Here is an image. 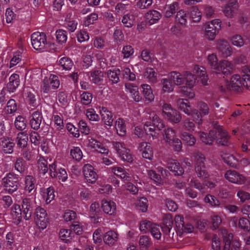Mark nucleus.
<instances>
[{
  "mask_svg": "<svg viewBox=\"0 0 250 250\" xmlns=\"http://www.w3.org/2000/svg\"><path fill=\"white\" fill-rule=\"evenodd\" d=\"M115 127L117 134L121 136H124L126 134V126L125 122L122 119H118L115 122Z\"/></svg>",
  "mask_w": 250,
  "mask_h": 250,
  "instance_id": "c9c22d12",
  "label": "nucleus"
},
{
  "mask_svg": "<svg viewBox=\"0 0 250 250\" xmlns=\"http://www.w3.org/2000/svg\"><path fill=\"white\" fill-rule=\"evenodd\" d=\"M190 17L193 22H197L201 19V14L198 8L196 6H192L189 9Z\"/></svg>",
  "mask_w": 250,
  "mask_h": 250,
  "instance_id": "79ce46f5",
  "label": "nucleus"
},
{
  "mask_svg": "<svg viewBox=\"0 0 250 250\" xmlns=\"http://www.w3.org/2000/svg\"><path fill=\"white\" fill-rule=\"evenodd\" d=\"M137 206L142 212H146L148 208V200L145 197L141 198L137 203Z\"/></svg>",
  "mask_w": 250,
  "mask_h": 250,
  "instance_id": "e2e57ef3",
  "label": "nucleus"
},
{
  "mask_svg": "<svg viewBox=\"0 0 250 250\" xmlns=\"http://www.w3.org/2000/svg\"><path fill=\"white\" fill-rule=\"evenodd\" d=\"M36 179L32 175H27L25 177V189L29 193H33L36 191Z\"/></svg>",
  "mask_w": 250,
  "mask_h": 250,
  "instance_id": "393cba45",
  "label": "nucleus"
},
{
  "mask_svg": "<svg viewBox=\"0 0 250 250\" xmlns=\"http://www.w3.org/2000/svg\"><path fill=\"white\" fill-rule=\"evenodd\" d=\"M91 81L92 83L99 84L103 81L104 73L100 70H95L91 73Z\"/></svg>",
  "mask_w": 250,
  "mask_h": 250,
  "instance_id": "a19ab883",
  "label": "nucleus"
},
{
  "mask_svg": "<svg viewBox=\"0 0 250 250\" xmlns=\"http://www.w3.org/2000/svg\"><path fill=\"white\" fill-rule=\"evenodd\" d=\"M146 118L150 120L149 121H151V124L155 126L159 130H161L164 127L162 120L154 112L149 113L148 116H147Z\"/></svg>",
  "mask_w": 250,
  "mask_h": 250,
  "instance_id": "a878e982",
  "label": "nucleus"
},
{
  "mask_svg": "<svg viewBox=\"0 0 250 250\" xmlns=\"http://www.w3.org/2000/svg\"><path fill=\"white\" fill-rule=\"evenodd\" d=\"M221 21L219 19H215L206 24L205 36L210 40H213L221 29Z\"/></svg>",
  "mask_w": 250,
  "mask_h": 250,
  "instance_id": "39448f33",
  "label": "nucleus"
},
{
  "mask_svg": "<svg viewBox=\"0 0 250 250\" xmlns=\"http://www.w3.org/2000/svg\"><path fill=\"white\" fill-rule=\"evenodd\" d=\"M138 149L142 152V156L144 158L151 160L153 157V152L150 145L146 142L140 143Z\"/></svg>",
  "mask_w": 250,
  "mask_h": 250,
  "instance_id": "dca6fc26",
  "label": "nucleus"
},
{
  "mask_svg": "<svg viewBox=\"0 0 250 250\" xmlns=\"http://www.w3.org/2000/svg\"><path fill=\"white\" fill-rule=\"evenodd\" d=\"M238 6V3L236 0H230L224 10L225 15L229 18L233 17L237 13Z\"/></svg>",
  "mask_w": 250,
  "mask_h": 250,
  "instance_id": "ddd939ff",
  "label": "nucleus"
},
{
  "mask_svg": "<svg viewBox=\"0 0 250 250\" xmlns=\"http://www.w3.org/2000/svg\"><path fill=\"white\" fill-rule=\"evenodd\" d=\"M54 189L52 187H50L44 190L42 192V196L47 204L50 203L55 197Z\"/></svg>",
  "mask_w": 250,
  "mask_h": 250,
  "instance_id": "58836bf2",
  "label": "nucleus"
},
{
  "mask_svg": "<svg viewBox=\"0 0 250 250\" xmlns=\"http://www.w3.org/2000/svg\"><path fill=\"white\" fill-rule=\"evenodd\" d=\"M28 141L27 134L25 132L21 131L17 134L16 142L18 146L19 147L22 148L26 147L28 144Z\"/></svg>",
  "mask_w": 250,
  "mask_h": 250,
  "instance_id": "cd10ccee",
  "label": "nucleus"
},
{
  "mask_svg": "<svg viewBox=\"0 0 250 250\" xmlns=\"http://www.w3.org/2000/svg\"><path fill=\"white\" fill-rule=\"evenodd\" d=\"M151 245V241L148 236L143 235L140 237L139 240V246L141 250H146Z\"/></svg>",
  "mask_w": 250,
  "mask_h": 250,
  "instance_id": "5fc2aeb1",
  "label": "nucleus"
},
{
  "mask_svg": "<svg viewBox=\"0 0 250 250\" xmlns=\"http://www.w3.org/2000/svg\"><path fill=\"white\" fill-rule=\"evenodd\" d=\"M238 225L239 228L245 231H249L250 230V222L247 218H241L239 220Z\"/></svg>",
  "mask_w": 250,
  "mask_h": 250,
  "instance_id": "774afa93",
  "label": "nucleus"
},
{
  "mask_svg": "<svg viewBox=\"0 0 250 250\" xmlns=\"http://www.w3.org/2000/svg\"><path fill=\"white\" fill-rule=\"evenodd\" d=\"M33 47L37 50H44L48 46L46 35L44 33L36 32L31 35Z\"/></svg>",
  "mask_w": 250,
  "mask_h": 250,
  "instance_id": "20e7f679",
  "label": "nucleus"
},
{
  "mask_svg": "<svg viewBox=\"0 0 250 250\" xmlns=\"http://www.w3.org/2000/svg\"><path fill=\"white\" fill-rule=\"evenodd\" d=\"M81 101L84 105L89 104L92 101V95L88 92H83L81 94Z\"/></svg>",
  "mask_w": 250,
  "mask_h": 250,
  "instance_id": "680f3d73",
  "label": "nucleus"
},
{
  "mask_svg": "<svg viewBox=\"0 0 250 250\" xmlns=\"http://www.w3.org/2000/svg\"><path fill=\"white\" fill-rule=\"evenodd\" d=\"M59 234L61 239L65 242H70L74 236V232L70 229H62Z\"/></svg>",
  "mask_w": 250,
  "mask_h": 250,
  "instance_id": "ea45409f",
  "label": "nucleus"
},
{
  "mask_svg": "<svg viewBox=\"0 0 250 250\" xmlns=\"http://www.w3.org/2000/svg\"><path fill=\"white\" fill-rule=\"evenodd\" d=\"M187 14L183 10H179L175 17V21L180 24H185L187 22Z\"/></svg>",
  "mask_w": 250,
  "mask_h": 250,
  "instance_id": "bf43d9fd",
  "label": "nucleus"
},
{
  "mask_svg": "<svg viewBox=\"0 0 250 250\" xmlns=\"http://www.w3.org/2000/svg\"><path fill=\"white\" fill-rule=\"evenodd\" d=\"M168 169L172 171L175 175H182L184 173V170L180 163L176 161L169 163L167 166Z\"/></svg>",
  "mask_w": 250,
  "mask_h": 250,
  "instance_id": "c85d7f7f",
  "label": "nucleus"
},
{
  "mask_svg": "<svg viewBox=\"0 0 250 250\" xmlns=\"http://www.w3.org/2000/svg\"><path fill=\"white\" fill-rule=\"evenodd\" d=\"M35 215L36 222L39 228L42 229L46 228L48 223V219L45 210L41 207H38L36 209Z\"/></svg>",
  "mask_w": 250,
  "mask_h": 250,
  "instance_id": "6e6552de",
  "label": "nucleus"
},
{
  "mask_svg": "<svg viewBox=\"0 0 250 250\" xmlns=\"http://www.w3.org/2000/svg\"><path fill=\"white\" fill-rule=\"evenodd\" d=\"M23 218L26 220L31 219L33 211V202L30 198H24L21 202Z\"/></svg>",
  "mask_w": 250,
  "mask_h": 250,
  "instance_id": "9b49d317",
  "label": "nucleus"
},
{
  "mask_svg": "<svg viewBox=\"0 0 250 250\" xmlns=\"http://www.w3.org/2000/svg\"><path fill=\"white\" fill-rule=\"evenodd\" d=\"M168 120L173 124L179 123L182 120L181 114L176 110L174 109L167 116Z\"/></svg>",
  "mask_w": 250,
  "mask_h": 250,
  "instance_id": "37998d69",
  "label": "nucleus"
},
{
  "mask_svg": "<svg viewBox=\"0 0 250 250\" xmlns=\"http://www.w3.org/2000/svg\"><path fill=\"white\" fill-rule=\"evenodd\" d=\"M204 201L206 203L209 204L212 207H218L221 206L219 200L210 194L207 195L204 198Z\"/></svg>",
  "mask_w": 250,
  "mask_h": 250,
  "instance_id": "c03bdc74",
  "label": "nucleus"
},
{
  "mask_svg": "<svg viewBox=\"0 0 250 250\" xmlns=\"http://www.w3.org/2000/svg\"><path fill=\"white\" fill-rule=\"evenodd\" d=\"M122 75L124 79L129 80V81H134L136 79V76L134 73L132 72L130 69L126 67L122 71Z\"/></svg>",
  "mask_w": 250,
  "mask_h": 250,
  "instance_id": "69168bd1",
  "label": "nucleus"
},
{
  "mask_svg": "<svg viewBox=\"0 0 250 250\" xmlns=\"http://www.w3.org/2000/svg\"><path fill=\"white\" fill-rule=\"evenodd\" d=\"M163 84V90L164 92H170L174 89V85L171 82L167 79H163L162 80Z\"/></svg>",
  "mask_w": 250,
  "mask_h": 250,
  "instance_id": "0e129e2a",
  "label": "nucleus"
},
{
  "mask_svg": "<svg viewBox=\"0 0 250 250\" xmlns=\"http://www.w3.org/2000/svg\"><path fill=\"white\" fill-rule=\"evenodd\" d=\"M145 76L152 83H156L157 81V74L153 68H147L146 69Z\"/></svg>",
  "mask_w": 250,
  "mask_h": 250,
  "instance_id": "4d7b16f0",
  "label": "nucleus"
},
{
  "mask_svg": "<svg viewBox=\"0 0 250 250\" xmlns=\"http://www.w3.org/2000/svg\"><path fill=\"white\" fill-rule=\"evenodd\" d=\"M176 103L180 109L183 111L186 114L190 115L191 108L187 99H179L177 100Z\"/></svg>",
  "mask_w": 250,
  "mask_h": 250,
  "instance_id": "c756f323",
  "label": "nucleus"
},
{
  "mask_svg": "<svg viewBox=\"0 0 250 250\" xmlns=\"http://www.w3.org/2000/svg\"><path fill=\"white\" fill-rule=\"evenodd\" d=\"M59 64L62 67L63 69L66 70H70L73 65L72 61L67 57H63L61 58L59 61Z\"/></svg>",
  "mask_w": 250,
  "mask_h": 250,
  "instance_id": "de8ad7c7",
  "label": "nucleus"
},
{
  "mask_svg": "<svg viewBox=\"0 0 250 250\" xmlns=\"http://www.w3.org/2000/svg\"><path fill=\"white\" fill-rule=\"evenodd\" d=\"M113 145L123 160L128 163H131L133 161V157L130 150L125 147L124 144L119 142H114Z\"/></svg>",
  "mask_w": 250,
  "mask_h": 250,
  "instance_id": "423d86ee",
  "label": "nucleus"
},
{
  "mask_svg": "<svg viewBox=\"0 0 250 250\" xmlns=\"http://www.w3.org/2000/svg\"><path fill=\"white\" fill-rule=\"evenodd\" d=\"M122 22L127 27H131L134 23V17L132 15L126 14L122 19Z\"/></svg>",
  "mask_w": 250,
  "mask_h": 250,
  "instance_id": "338daca9",
  "label": "nucleus"
},
{
  "mask_svg": "<svg viewBox=\"0 0 250 250\" xmlns=\"http://www.w3.org/2000/svg\"><path fill=\"white\" fill-rule=\"evenodd\" d=\"M192 87L188 85L181 86L179 88V92L189 98H193L194 97V93L192 91Z\"/></svg>",
  "mask_w": 250,
  "mask_h": 250,
  "instance_id": "864d4df0",
  "label": "nucleus"
},
{
  "mask_svg": "<svg viewBox=\"0 0 250 250\" xmlns=\"http://www.w3.org/2000/svg\"><path fill=\"white\" fill-rule=\"evenodd\" d=\"M20 77L17 74H13L9 79L6 88L9 92H14L20 84Z\"/></svg>",
  "mask_w": 250,
  "mask_h": 250,
  "instance_id": "412c9836",
  "label": "nucleus"
},
{
  "mask_svg": "<svg viewBox=\"0 0 250 250\" xmlns=\"http://www.w3.org/2000/svg\"><path fill=\"white\" fill-rule=\"evenodd\" d=\"M118 239V234L114 231L107 232L104 237V242L108 246H113Z\"/></svg>",
  "mask_w": 250,
  "mask_h": 250,
  "instance_id": "bb28decb",
  "label": "nucleus"
},
{
  "mask_svg": "<svg viewBox=\"0 0 250 250\" xmlns=\"http://www.w3.org/2000/svg\"><path fill=\"white\" fill-rule=\"evenodd\" d=\"M184 83L189 87H193L195 83L196 78L190 72L186 71L183 73Z\"/></svg>",
  "mask_w": 250,
  "mask_h": 250,
  "instance_id": "e433bc0d",
  "label": "nucleus"
},
{
  "mask_svg": "<svg viewBox=\"0 0 250 250\" xmlns=\"http://www.w3.org/2000/svg\"><path fill=\"white\" fill-rule=\"evenodd\" d=\"M195 164L194 169L197 177L202 180H205L209 177L205 164L206 157L204 154L199 152L194 153Z\"/></svg>",
  "mask_w": 250,
  "mask_h": 250,
  "instance_id": "f257e3e1",
  "label": "nucleus"
},
{
  "mask_svg": "<svg viewBox=\"0 0 250 250\" xmlns=\"http://www.w3.org/2000/svg\"><path fill=\"white\" fill-rule=\"evenodd\" d=\"M14 168L20 173H23L27 168L26 161L22 157L17 158L14 163Z\"/></svg>",
  "mask_w": 250,
  "mask_h": 250,
  "instance_id": "72a5a7b5",
  "label": "nucleus"
},
{
  "mask_svg": "<svg viewBox=\"0 0 250 250\" xmlns=\"http://www.w3.org/2000/svg\"><path fill=\"white\" fill-rule=\"evenodd\" d=\"M229 137L224 130L222 128H218V132L216 134V143L218 145L224 146H228Z\"/></svg>",
  "mask_w": 250,
  "mask_h": 250,
  "instance_id": "a211bd4d",
  "label": "nucleus"
},
{
  "mask_svg": "<svg viewBox=\"0 0 250 250\" xmlns=\"http://www.w3.org/2000/svg\"><path fill=\"white\" fill-rule=\"evenodd\" d=\"M217 48L225 58L229 57L232 54V49L226 40L223 39L218 40Z\"/></svg>",
  "mask_w": 250,
  "mask_h": 250,
  "instance_id": "f8f14e48",
  "label": "nucleus"
},
{
  "mask_svg": "<svg viewBox=\"0 0 250 250\" xmlns=\"http://www.w3.org/2000/svg\"><path fill=\"white\" fill-rule=\"evenodd\" d=\"M242 88V83L240 75H233L231 77L230 84L227 85V88L236 92H240Z\"/></svg>",
  "mask_w": 250,
  "mask_h": 250,
  "instance_id": "2eb2a0df",
  "label": "nucleus"
},
{
  "mask_svg": "<svg viewBox=\"0 0 250 250\" xmlns=\"http://www.w3.org/2000/svg\"><path fill=\"white\" fill-rule=\"evenodd\" d=\"M56 39L60 44L65 43L67 39V33L65 30L60 29L56 32Z\"/></svg>",
  "mask_w": 250,
  "mask_h": 250,
  "instance_id": "a18cd8bd",
  "label": "nucleus"
},
{
  "mask_svg": "<svg viewBox=\"0 0 250 250\" xmlns=\"http://www.w3.org/2000/svg\"><path fill=\"white\" fill-rule=\"evenodd\" d=\"M218 67V70H217L216 72L217 73L221 72L224 75L226 76L232 73L234 68L233 64L231 62L226 60L221 61L219 62Z\"/></svg>",
  "mask_w": 250,
  "mask_h": 250,
  "instance_id": "f3484780",
  "label": "nucleus"
},
{
  "mask_svg": "<svg viewBox=\"0 0 250 250\" xmlns=\"http://www.w3.org/2000/svg\"><path fill=\"white\" fill-rule=\"evenodd\" d=\"M37 164L38 169L41 173L45 174L48 171L47 162L44 158L40 157Z\"/></svg>",
  "mask_w": 250,
  "mask_h": 250,
  "instance_id": "3c124183",
  "label": "nucleus"
},
{
  "mask_svg": "<svg viewBox=\"0 0 250 250\" xmlns=\"http://www.w3.org/2000/svg\"><path fill=\"white\" fill-rule=\"evenodd\" d=\"M208 63L210 67L216 71L218 70L219 63L218 62V59L216 55L211 54L208 56Z\"/></svg>",
  "mask_w": 250,
  "mask_h": 250,
  "instance_id": "603ef678",
  "label": "nucleus"
},
{
  "mask_svg": "<svg viewBox=\"0 0 250 250\" xmlns=\"http://www.w3.org/2000/svg\"><path fill=\"white\" fill-rule=\"evenodd\" d=\"M43 116L42 112L34 111L29 117V125L35 131L39 130L42 124Z\"/></svg>",
  "mask_w": 250,
  "mask_h": 250,
  "instance_id": "9d476101",
  "label": "nucleus"
},
{
  "mask_svg": "<svg viewBox=\"0 0 250 250\" xmlns=\"http://www.w3.org/2000/svg\"><path fill=\"white\" fill-rule=\"evenodd\" d=\"M2 185L4 189L9 194H12L19 188L20 177L13 172H9L2 179Z\"/></svg>",
  "mask_w": 250,
  "mask_h": 250,
  "instance_id": "f03ea898",
  "label": "nucleus"
},
{
  "mask_svg": "<svg viewBox=\"0 0 250 250\" xmlns=\"http://www.w3.org/2000/svg\"><path fill=\"white\" fill-rule=\"evenodd\" d=\"M224 177L229 182L238 185L244 184L246 180L243 175L234 170H227L225 172Z\"/></svg>",
  "mask_w": 250,
  "mask_h": 250,
  "instance_id": "0eeeda50",
  "label": "nucleus"
},
{
  "mask_svg": "<svg viewBox=\"0 0 250 250\" xmlns=\"http://www.w3.org/2000/svg\"><path fill=\"white\" fill-rule=\"evenodd\" d=\"M165 142L171 146L176 151H180L182 148V144L180 139L176 137V132L172 128L165 129L163 133Z\"/></svg>",
  "mask_w": 250,
  "mask_h": 250,
  "instance_id": "7ed1b4c3",
  "label": "nucleus"
},
{
  "mask_svg": "<svg viewBox=\"0 0 250 250\" xmlns=\"http://www.w3.org/2000/svg\"><path fill=\"white\" fill-rule=\"evenodd\" d=\"M70 155L73 159L80 161L83 157V153L79 147H74L70 150Z\"/></svg>",
  "mask_w": 250,
  "mask_h": 250,
  "instance_id": "13d9d810",
  "label": "nucleus"
},
{
  "mask_svg": "<svg viewBox=\"0 0 250 250\" xmlns=\"http://www.w3.org/2000/svg\"><path fill=\"white\" fill-rule=\"evenodd\" d=\"M141 87L143 89L142 93L146 100L148 102L153 101L154 96L150 86L147 84H143L141 85Z\"/></svg>",
  "mask_w": 250,
  "mask_h": 250,
  "instance_id": "f704fd0d",
  "label": "nucleus"
},
{
  "mask_svg": "<svg viewBox=\"0 0 250 250\" xmlns=\"http://www.w3.org/2000/svg\"><path fill=\"white\" fill-rule=\"evenodd\" d=\"M102 208L103 211L109 215H113L116 212V204L113 201L103 200Z\"/></svg>",
  "mask_w": 250,
  "mask_h": 250,
  "instance_id": "b1692460",
  "label": "nucleus"
},
{
  "mask_svg": "<svg viewBox=\"0 0 250 250\" xmlns=\"http://www.w3.org/2000/svg\"><path fill=\"white\" fill-rule=\"evenodd\" d=\"M90 215L91 218H99L100 214V205L98 203H92L90 207Z\"/></svg>",
  "mask_w": 250,
  "mask_h": 250,
  "instance_id": "09e8293b",
  "label": "nucleus"
},
{
  "mask_svg": "<svg viewBox=\"0 0 250 250\" xmlns=\"http://www.w3.org/2000/svg\"><path fill=\"white\" fill-rule=\"evenodd\" d=\"M25 96L26 101L31 106L35 107L37 105V100L34 94L31 91H26L25 92Z\"/></svg>",
  "mask_w": 250,
  "mask_h": 250,
  "instance_id": "052dcab7",
  "label": "nucleus"
},
{
  "mask_svg": "<svg viewBox=\"0 0 250 250\" xmlns=\"http://www.w3.org/2000/svg\"><path fill=\"white\" fill-rule=\"evenodd\" d=\"M201 141L207 145H211L216 137V130H210L208 134L203 132L199 133Z\"/></svg>",
  "mask_w": 250,
  "mask_h": 250,
  "instance_id": "aec40b11",
  "label": "nucleus"
},
{
  "mask_svg": "<svg viewBox=\"0 0 250 250\" xmlns=\"http://www.w3.org/2000/svg\"><path fill=\"white\" fill-rule=\"evenodd\" d=\"M120 73V70L118 69L114 70H109L107 71V77L112 83H117L119 81Z\"/></svg>",
  "mask_w": 250,
  "mask_h": 250,
  "instance_id": "49530a36",
  "label": "nucleus"
},
{
  "mask_svg": "<svg viewBox=\"0 0 250 250\" xmlns=\"http://www.w3.org/2000/svg\"><path fill=\"white\" fill-rule=\"evenodd\" d=\"M181 136L182 140L189 146L194 145L196 139L192 135L186 132H183L181 133Z\"/></svg>",
  "mask_w": 250,
  "mask_h": 250,
  "instance_id": "8fccbe9b",
  "label": "nucleus"
},
{
  "mask_svg": "<svg viewBox=\"0 0 250 250\" xmlns=\"http://www.w3.org/2000/svg\"><path fill=\"white\" fill-rule=\"evenodd\" d=\"M222 158L229 166L232 167H235L237 166V161L233 155L225 154L222 156Z\"/></svg>",
  "mask_w": 250,
  "mask_h": 250,
  "instance_id": "6e6d98bb",
  "label": "nucleus"
},
{
  "mask_svg": "<svg viewBox=\"0 0 250 250\" xmlns=\"http://www.w3.org/2000/svg\"><path fill=\"white\" fill-rule=\"evenodd\" d=\"M161 17V14L156 10H150L146 15V18L150 25L156 23Z\"/></svg>",
  "mask_w": 250,
  "mask_h": 250,
  "instance_id": "7c9ffc66",
  "label": "nucleus"
},
{
  "mask_svg": "<svg viewBox=\"0 0 250 250\" xmlns=\"http://www.w3.org/2000/svg\"><path fill=\"white\" fill-rule=\"evenodd\" d=\"M11 214L14 220V223L18 225L21 221L23 216L22 210L19 205H15L11 208Z\"/></svg>",
  "mask_w": 250,
  "mask_h": 250,
  "instance_id": "4be33fe9",
  "label": "nucleus"
},
{
  "mask_svg": "<svg viewBox=\"0 0 250 250\" xmlns=\"http://www.w3.org/2000/svg\"><path fill=\"white\" fill-rule=\"evenodd\" d=\"M83 172L85 180L89 183L94 184L97 181L98 175L94 167L90 164H85L83 168Z\"/></svg>",
  "mask_w": 250,
  "mask_h": 250,
  "instance_id": "1a4fd4ad",
  "label": "nucleus"
},
{
  "mask_svg": "<svg viewBox=\"0 0 250 250\" xmlns=\"http://www.w3.org/2000/svg\"><path fill=\"white\" fill-rule=\"evenodd\" d=\"M169 77L170 81L177 85L184 83L183 74H182L178 72L173 71L169 74Z\"/></svg>",
  "mask_w": 250,
  "mask_h": 250,
  "instance_id": "473e14b6",
  "label": "nucleus"
},
{
  "mask_svg": "<svg viewBox=\"0 0 250 250\" xmlns=\"http://www.w3.org/2000/svg\"><path fill=\"white\" fill-rule=\"evenodd\" d=\"M102 119L104 123L109 126L112 125L113 118L112 113L106 108L103 107L100 110Z\"/></svg>",
  "mask_w": 250,
  "mask_h": 250,
  "instance_id": "5701e85b",
  "label": "nucleus"
},
{
  "mask_svg": "<svg viewBox=\"0 0 250 250\" xmlns=\"http://www.w3.org/2000/svg\"><path fill=\"white\" fill-rule=\"evenodd\" d=\"M233 235L231 233L228 234V237H224L225 245L223 250H239L240 243L236 240H232Z\"/></svg>",
  "mask_w": 250,
  "mask_h": 250,
  "instance_id": "4468645a",
  "label": "nucleus"
},
{
  "mask_svg": "<svg viewBox=\"0 0 250 250\" xmlns=\"http://www.w3.org/2000/svg\"><path fill=\"white\" fill-rule=\"evenodd\" d=\"M0 146L5 153L11 154L13 152L15 143L8 137L1 138Z\"/></svg>",
  "mask_w": 250,
  "mask_h": 250,
  "instance_id": "6ab92c4d",
  "label": "nucleus"
},
{
  "mask_svg": "<svg viewBox=\"0 0 250 250\" xmlns=\"http://www.w3.org/2000/svg\"><path fill=\"white\" fill-rule=\"evenodd\" d=\"M26 123L25 118L21 115H19L16 118L14 125L17 129L19 131H23L26 127Z\"/></svg>",
  "mask_w": 250,
  "mask_h": 250,
  "instance_id": "4c0bfd02",
  "label": "nucleus"
},
{
  "mask_svg": "<svg viewBox=\"0 0 250 250\" xmlns=\"http://www.w3.org/2000/svg\"><path fill=\"white\" fill-rule=\"evenodd\" d=\"M179 3L175 1L171 4H166L165 8V16L167 18L170 17L178 9Z\"/></svg>",
  "mask_w": 250,
  "mask_h": 250,
  "instance_id": "2f4dec72",
  "label": "nucleus"
}]
</instances>
